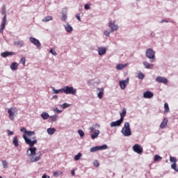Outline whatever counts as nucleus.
<instances>
[{
	"label": "nucleus",
	"instance_id": "nucleus-1",
	"mask_svg": "<svg viewBox=\"0 0 178 178\" xmlns=\"http://www.w3.org/2000/svg\"><path fill=\"white\" fill-rule=\"evenodd\" d=\"M35 134V131H27L26 134L23 135V138L25 140L26 144L29 145V147L27 150V155L28 156H31L30 161L32 163L34 162H38L41 159V156H42V152L40 151L37 154V147H34L35 144H37V139H35L33 140H31L27 138L31 137V136H34Z\"/></svg>",
	"mask_w": 178,
	"mask_h": 178
},
{
	"label": "nucleus",
	"instance_id": "nucleus-2",
	"mask_svg": "<svg viewBox=\"0 0 178 178\" xmlns=\"http://www.w3.org/2000/svg\"><path fill=\"white\" fill-rule=\"evenodd\" d=\"M121 133L124 137H130L131 136V129H130V123L125 122L122 129Z\"/></svg>",
	"mask_w": 178,
	"mask_h": 178
},
{
	"label": "nucleus",
	"instance_id": "nucleus-3",
	"mask_svg": "<svg viewBox=\"0 0 178 178\" xmlns=\"http://www.w3.org/2000/svg\"><path fill=\"white\" fill-rule=\"evenodd\" d=\"M1 15H3V17L1 21V28L0 29V33H3V30H5V26H6V6H4L1 10Z\"/></svg>",
	"mask_w": 178,
	"mask_h": 178
},
{
	"label": "nucleus",
	"instance_id": "nucleus-4",
	"mask_svg": "<svg viewBox=\"0 0 178 178\" xmlns=\"http://www.w3.org/2000/svg\"><path fill=\"white\" fill-rule=\"evenodd\" d=\"M63 91L65 94L69 95L71 94V95H76L77 92V90L73 88L72 86H64L63 88Z\"/></svg>",
	"mask_w": 178,
	"mask_h": 178
},
{
	"label": "nucleus",
	"instance_id": "nucleus-5",
	"mask_svg": "<svg viewBox=\"0 0 178 178\" xmlns=\"http://www.w3.org/2000/svg\"><path fill=\"white\" fill-rule=\"evenodd\" d=\"M146 57L150 59V62L155 61V51L152 49H148L146 51Z\"/></svg>",
	"mask_w": 178,
	"mask_h": 178
},
{
	"label": "nucleus",
	"instance_id": "nucleus-6",
	"mask_svg": "<svg viewBox=\"0 0 178 178\" xmlns=\"http://www.w3.org/2000/svg\"><path fill=\"white\" fill-rule=\"evenodd\" d=\"M115 22L111 21L108 24V27L111 29V32L113 33V31H118L119 30V26L118 24H115Z\"/></svg>",
	"mask_w": 178,
	"mask_h": 178
},
{
	"label": "nucleus",
	"instance_id": "nucleus-7",
	"mask_svg": "<svg viewBox=\"0 0 178 178\" xmlns=\"http://www.w3.org/2000/svg\"><path fill=\"white\" fill-rule=\"evenodd\" d=\"M108 145H103L102 146H96L93 147L90 149V152H97V151H99L100 149H107Z\"/></svg>",
	"mask_w": 178,
	"mask_h": 178
},
{
	"label": "nucleus",
	"instance_id": "nucleus-8",
	"mask_svg": "<svg viewBox=\"0 0 178 178\" xmlns=\"http://www.w3.org/2000/svg\"><path fill=\"white\" fill-rule=\"evenodd\" d=\"M29 40H30V42H31V44H33V45H35L37 48H41V43L40 42V40H38V39L31 37L29 38Z\"/></svg>",
	"mask_w": 178,
	"mask_h": 178
},
{
	"label": "nucleus",
	"instance_id": "nucleus-9",
	"mask_svg": "<svg viewBox=\"0 0 178 178\" xmlns=\"http://www.w3.org/2000/svg\"><path fill=\"white\" fill-rule=\"evenodd\" d=\"M129 84V78H127L125 80H122L120 81V87L121 90H125L126 89V86Z\"/></svg>",
	"mask_w": 178,
	"mask_h": 178
},
{
	"label": "nucleus",
	"instance_id": "nucleus-10",
	"mask_svg": "<svg viewBox=\"0 0 178 178\" xmlns=\"http://www.w3.org/2000/svg\"><path fill=\"white\" fill-rule=\"evenodd\" d=\"M133 149L134 152H136V154H143V147H141L138 144L134 145Z\"/></svg>",
	"mask_w": 178,
	"mask_h": 178
},
{
	"label": "nucleus",
	"instance_id": "nucleus-11",
	"mask_svg": "<svg viewBox=\"0 0 178 178\" xmlns=\"http://www.w3.org/2000/svg\"><path fill=\"white\" fill-rule=\"evenodd\" d=\"M156 81L157 83H162L163 84H168V79L163 76H157L156 78Z\"/></svg>",
	"mask_w": 178,
	"mask_h": 178
},
{
	"label": "nucleus",
	"instance_id": "nucleus-12",
	"mask_svg": "<svg viewBox=\"0 0 178 178\" xmlns=\"http://www.w3.org/2000/svg\"><path fill=\"white\" fill-rule=\"evenodd\" d=\"M13 107L8 108V113L9 115V118L10 120H15V113L13 112Z\"/></svg>",
	"mask_w": 178,
	"mask_h": 178
},
{
	"label": "nucleus",
	"instance_id": "nucleus-13",
	"mask_svg": "<svg viewBox=\"0 0 178 178\" xmlns=\"http://www.w3.org/2000/svg\"><path fill=\"white\" fill-rule=\"evenodd\" d=\"M122 123H123V121L120 119L117 121L112 122L110 124V126H111V127H116L117 126L118 127L120 126L122 124Z\"/></svg>",
	"mask_w": 178,
	"mask_h": 178
},
{
	"label": "nucleus",
	"instance_id": "nucleus-14",
	"mask_svg": "<svg viewBox=\"0 0 178 178\" xmlns=\"http://www.w3.org/2000/svg\"><path fill=\"white\" fill-rule=\"evenodd\" d=\"M13 55H16V53H15L13 51H4V52L1 53V56L3 58H6L8 56H12Z\"/></svg>",
	"mask_w": 178,
	"mask_h": 178
},
{
	"label": "nucleus",
	"instance_id": "nucleus-15",
	"mask_svg": "<svg viewBox=\"0 0 178 178\" xmlns=\"http://www.w3.org/2000/svg\"><path fill=\"white\" fill-rule=\"evenodd\" d=\"M98 54L100 55V56H102V55H105L106 54V48L102 47L98 48Z\"/></svg>",
	"mask_w": 178,
	"mask_h": 178
},
{
	"label": "nucleus",
	"instance_id": "nucleus-16",
	"mask_svg": "<svg viewBox=\"0 0 178 178\" xmlns=\"http://www.w3.org/2000/svg\"><path fill=\"white\" fill-rule=\"evenodd\" d=\"M154 97V93H152L151 91H146L143 93V97L144 98H152Z\"/></svg>",
	"mask_w": 178,
	"mask_h": 178
},
{
	"label": "nucleus",
	"instance_id": "nucleus-17",
	"mask_svg": "<svg viewBox=\"0 0 178 178\" xmlns=\"http://www.w3.org/2000/svg\"><path fill=\"white\" fill-rule=\"evenodd\" d=\"M168 126V119L164 118L160 124V129H165Z\"/></svg>",
	"mask_w": 178,
	"mask_h": 178
},
{
	"label": "nucleus",
	"instance_id": "nucleus-18",
	"mask_svg": "<svg viewBox=\"0 0 178 178\" xmlns=\"http://www.w3.org/2000/svg\"><path fill=\"white\" fill-rule=\"evenodd\" d=\"M126 113H127V111L126 108H123L122 113H120V119L122 122L124 119V117L126 116Z\"/></svg>",
	"mask_w": 178,
	"mask_h": 178
},
{
	"label": "nucleus",
	"instance_id": "nucleus-19",
	"mask_svg": "<svg viewBox=\"0 0 178 178\" xmlns=\"http://www.w3.org/2000/svg\"><path fill=\"white\" fill-rule=\"evenodd\" d=\"M99 136V130H95V131L92 132L91 134V138L92 140H95V138H97Z\"/></svg>",
	"mask_w": 178,
	"mask_h": 178
},
{
	"label": "nucleus",
	"instance_id": "nucleus-20",
	"mask_svg": "<svg viewBox=\"0 0 178 178\" xmlns=\"http://www.w3.org/2000/svg\"><path fill=\"white\" fill-rule=\"evenodd\" d=\"M98 90L99 92L97 93V97L99 98V99H102L104 97V88H99Z\"/></svg>",
	"mask_w": 178,
	"mask_h": 178
},
{
	"label": "nucleus",
	"instance_id": "nucleus-21",
	"mask_svg": "<svg viewBox=\"0 0 178 178\" xmlns=\"http://www.w3.org/2000/svg\"><path fill=\"white\" fill-rule=\"evenodd\" d=\"M14 45L15 47H19V48H22V47H23L24 45V44L23 43V41L17 40V41L14 42Z\"/></svg>",
	"mask_w": 178,
	"mask_h": 178
},
{
	"label": "nucleus",
	"instance_id": "nucleus-22",
	"mask_svg": "<svg viewBox=\"0 0 178 178\" xmlns=\"http://www.w3.org/2000/svg\"><path fill=\"white\" fill-rule=\"evenodd\" d=\"M143 65L146 69H151L152 67H154V64H150L147 61H144Z\"/></svg>",
	"mask_w": 178,
	"mask_h": 178
},
{
	"label": "nucleus",
	"instance_id": "nucleus-23",
	"mask_svg": "<svg viewBox=\"0 0 178 178\" xmlns=\"http://www.w3.org/2000/svg\"><path fill=\"white\" fill-rule=\"evenodd\" d=\"M17 67H19V64L16 62L13 63L10 65L11 70H17Z\"/></svg>",
	"mask_w": 178,
	"mask_h": 178
},
{
	"label": "nucleus",
	"instance_id": "nucleus-24",
	"mask_svg": "<svg viewBox=\"0 0 178 178\" xmlns=\"http://www.w3.org/2000/svg\"><path fill=\"white\" fill-rule=\"evenodd\" d=\"M49 118L51 123H53V122H56V120H58V115H54L49 116Z\"/></svg>",
	"mask_w": 178,
	"mask_h": 178
},
{
	"label": "nucleus",
	"instance_id": "nucleus-25",
	"mask_svg": "<svg viewBox=\"0 0 178 178\" xmlns=\"http://www.w3.org/2000/svg\"><path fill=\"white\" fill-rule=\"evenodd\" d=\"M55 131H56V129L55 128L47 129V133L48 134H49V136H52V134H54Z\"/></svg>",
	"mask_w": 178,
	"mask_h": 178
},
{
	"label": "nucleus",
	"instance_id": "nucleus-26",
	"mask_svg": "<svg viewBox=\"0 0 178 178\" xmlns=\"http://www.w3.org/2000/svg\"><path fill=\"white\" fill-rule=\"evenodd\" d=\"M13 143L15 147H19V140L17 139V136H15L13 140Z\"/></svg>",
	"mask_w": 178,
	"mask_h": 178
},
{
	"label": "nucleus",
	"instance_id": "nucleus-27",
	"mask_svg": "<svg viewBox=\"0 0 178 178\" xmlns=\"http://www.w3.org/2000/svg\"><path fill=\"white\" fill-rule=\"evenodd\" d=\"M41 117L42 119H44V120H47V119L49 118V114H48L47 112H44L41 114Z\"/></svg>",
	"mask_w": 178,
	"mask_h": 178
},
{
	"label": "nucleus",
	"instance_id": "nucleus-28",
	"mask_svg": "<svg viewBox=\"0 0 178 178\" xmlns=\"http://www.w3.org/2000/svg\"><path fill=\"white\" fill-rule=\"evenodd\" d=\"M170 109H169V104L168 103L164 104V113H169Z\"/></svg>",
	"mask_w": 178,
	"mask_h": 178
},
{
	"label": "nucleus",
	"instance_id": "nucleus-29",
	"mask_svg": "<svg viewBox=\"0 0 178 178\" xmlns=\"http://www.w3.org/2000/svg\"><path fill=\"white\" fill-rule=\"evenodd\" d=\"M65 30L66 31H67V33H70V31H73V28L72 27V26H70V24H67L65 26Z\"/></svg>",
	"mask_w": 178,
	"mask_h": 178
},
{
	"label": "nucleus",
	"instance_id": "nucleus-30",
	"mask_svg": "<svg viewBox=\"0 0 178 178\" xmlns=\"http://www.w3.org/2000/svg\"><path fill=\"white\" fill-rule=\"evenodd\" d=\"M124 67H126V65L123 64H118L116 65V69H118V70H122L124 69Z\"/></svg>",
	"mask_w": 178,
	"mask_h": 178
},
{
	"label": "nucleus",
	"instance_id": "nucleus-31",
	"mask_svg": "<svg viewBox=\"0 0 178 178\" xmlns=\"http://www.w3.org/2000/svg\"><path fill=\"white\" fill-rule=\"evenodd\" d=\"M54 94H59V92H63V88L59 90L55 89V88H52Z\"/></svg>",
	"mask_w": 178,
	"mask_h": 178
},
{
	"label": "nucleus",
	"instance_id": "nucleus-32",
	"mask_svg": "<svg viewBox=\"0 0 178 178\" xmlns=\"http://www.w3.org/2000/svg\"><path fill=\"white\" fill-rule=\"evenodd\" d=\"M52 20V17L51 16H47L44 17V19H42V22H47Z\"/></svg>",
	"mask_w": 178,
	"mask_h": 178
},
{
	"label": "nucleus",
	"instance_id": "nucleus-33",
	"mask_svg": "<svg viewBox=\"0 0 178 178\" xmlns=\"http://www.w3.org/2000/svg\"><path fill=\"white\" fill-rule=\"evenodd\" d=\"M63 172H62V171H55L53 173V175L54 176V177H58L59 176H60V175H63Z\"/></svg>",
	"mask_w": 178,
	"mask_h": 178
},
{
	"label": "nucleus",
	"instance_id": "nucleus-34",
	"mask_svg": "<svg viewBox=\"0 0 178 178\" xmlns=\"http://www.w3.org/2000/svg\"><path fill=\"white\" fill-rule=\"evenodd\" d=\"M154 161H155L156 162H159V161H162V158L161 157V156H159V155H158V154H156V155L154 156Z\"/></svg>",
	"mask_w": 178,
	"mask_h": 178
},
{
	"label": "nucleus",
	"instance_id": "nucleus-35",
	"mask_svg": "<svg viewBox=\"0 0 178 178\" xmlns=\"http://www.w3.org/2000/svg\"><path fill=\"white\" fill-rule=\"evenodd\" d=\"M2 165L4 169H8V161L6 160L2 161Z\"/></svg>",
	"mask_w": 178,
	"mask_h": 178
},
{
	"label": "nucleus",
	"instance_id": "nucleus-36",
	"mask_svg": "<svg viewBox=\"0 0 178 178\" xmlns=\"http://www.w3.org/2000/svg\"><path fill=\"white\" fill-rule=\"evenodd\" d=\"M81 153H79L78 154L75 155L74 157V161H79L80 158H81Z\"/></svg>",
	"mask_w": 178,
	"mask_h": 178
},
{
	"label": "nucleus",
	"instance_id": "nucleus-37",
	"mask_svg": "<svg viewBox=\"0 0 178 178\" xmlns=\"http://www.w3.org/2000/svg\"><path fill=\"white\" fill-rule=\"evenodd\" d=\"M170 162H173V163H177V159H176V157H172V156H170Z\"/></svg>",
	"mask_w": 178,
	"mask_h": 178
},
{
	"label": "nucleus",
	"instance_id": "nucleus-38",
	"mask_svg": "<svg viewBox=\"0 0 178 178\" xmlns=\"http://www.w3.org/2000/svg\"><path fill=\"white\" fill-rule=\"evenodd\" d=\"M69 106H70V104L67 103H64L61 105V108H63V109H66V108H69Z\"/></svg>",
	"mask_w": 178,
	"mask_h": 178
},
{
	"label": "nucleus",
	"instance_id": "nucleus-39",
	"mask_svg": "<svg viewBox=\"0 0 178 178\" xmlns=\"http://www.w3.org/2000/svg\"><path fill=\"white\" fill-rule=\"evenodd\" d=\"M19 63H22L24 66L26 65V58L22 57L20 59Z\"/></svg>",
	"mask_w": 178,
	"mask_h": 178
},
{
	"label": "nucleus",
	"instance_id": "nucleus-40",
	"mask_svg": "<svg viewBox=\"0 0 178 178\" xmlns=\"http://www.w3.org/2000/svg\"><path fill=\"white\" fill-rule=\"evenodd\" d=\"M67 19V15L66 14H63L61 17V20L63 22H66Z\"/></svg>",
	"mask_w": 178,
	"mask_h": 178
},
{
	"label": "nucleus",
	"instance_id": "nucleus-41",
	"mask_svg": "<svg viewBox=\"0 0 178 178\" xmlns=\"http://www.w3.org/2000/svg\"><path fill=\"white\" fill-rule=\"evenodd\" d=\"M144 77H145V75H144V74H143V72L139 73L138 75V79H140V80H143V79H144Z\"/></svg>",
	"mask_w": 178,
	"mask_h": 178
},
{
	"label": "nucleus",
	"instance_id": "nucleus-42",
	"mask_svg": "<svg viewBox=\"0 0 178 178\" xmlns=\"http://www.w3.org/2000/svg\"><path fill=\"white\" fill-rule=\"evenodd\" d=\"M171 168L172 169H174V170H175L176 172H178V169L176 166V163H174L173 164H172Z\"/></svg>",
	"mask_w": 178,
	"mask_h": 178
},
{
	"label": "nucleus",
	"instance_id": "nucleus-43",
	"mask_svg": "<svg viewBox=\"0 0 178 178\" xmlns=\"http://www.w3.org/2000/svg\"><path fill=\"white\" fill-rule=\"evenodd\" d=\"M78 133L80 137H84V131H83V130L81 129L78 130Z\"/></svg>",
	"mask_w": 178,
	"mask_h": 178
},
{
	"label": "nucleus",
	"instance_id": "nucleus-44",
	"mask_svg": "<svg viewBox=\"0 0 178 178\" xmlns=\"http://www.w3.org/2000/svg\"><path fill=\"white\" fill-rule=\"evenodd\" d=\"M54 112H55L56 113H62V111L59 110V108H54Z\"/></svg>",
	"mask_w": 178,
	"mask_h": 178
},
{
	"label": "nucleus",
	"instance_id": "nucleus-45",
	"mask_svg": "<svg viewBox=\"0 0 178 178\" xmlns=\"http://www.w3.org/2000/svg\"><path fill=\"white\" fill-rule=\"evenodd\" d=\"M20 131H22V133H24L25 134H26L28 131L26 128L23 127L20 129Z\"/></svg>",
	"mask_w": 178,
	"mask_h": 178
},
{
	"label": "nucleus",
	"instance_id": "nucleus-46",
	"mask_svg": "<svg viewBox=\"0 0 178 178\" xmlns=\"http://www.w3.org/2000/svg\"><path fill=\"white\" fill-rule=\"evenodd\" d=\"M94 165L95 166V168H98V166H99V162H98V161H94Z\"/></svg>",
	"mask_w": 178,
	"mask_h": 178
},
{
	"label": "nucleus",
	"instance_id": "nucleus-47",
	"mask_svg": "<svg viewBox=\"0 0 178 178\" xmlns=\"http://www.w3.org/2000/svg\"><path fill=\"white\" fill-rule=\"evenodd\" d=\"M104 35H106V37H109V35H111V32L108 31H105L104 32Z\"/></svg>",
	"mask_w": 178,
	"mask_h": 178
},
{
	"label": "nucleus",
	"instance_id": "nucleus-48",
	"mask_svg": "<svg viewBox=\"0 0 178 178\" xmlns=\"http://www.w3.org/2000/svg\"><path fill=\"white\" fill-rule=\"evenodd\" d=\"M49 52L50 54H52V55H56V51H55L52 49H50Z\"/></svg>",
	"mask_w": 178,
	"mask_h": 178
},
{
	"label": "nucleus",
	"instance_id": "nucleus-49",
	"mask_svg": "<svg viewBox=\"0 0 178 178\" xmlns=\"http://www.w3.org/2000/svg\"><path fill=\"white\" fill-rule=\"evenodd\" d=\"M8 136H13L15 132L11 131L10 130H8Z\"/></svg>",
	"mask_w": 178,
	"mask_h": 178
},
{
	"label": "nucleus",
	"instance_id": "nucleus-50",
	"mask_svg": "<svg viewBox=\"0 0 178 178\" xmlns=\"http://www.w3.org/2000/svg\"><path fill=\"white\" fill-rule=\"evenodd\" d=\"M76 17L77 20H79V22L81 21V19L80 18V14H76Z\"/></svg>",
	"mask_w": 178,
	"mask_h": 178
},
{
	"label": "nucleus",
	"instance_id": "nucleus-51",
	"mask_svg": "<svg viewBox=\"0 0 178 178\" xmlns=\"http://www.w3.org/2000/svg\"><path fill=\"white\" fill-rule=\"evenodd\" d=\"M85 9H86V10H88V9H90V5L86 4L85 5Z\"/></svg>",
	"mask_w": 178,
	"mask_h": 178
},
{
	"label": "nucleus",
	"instance_id": "nucleus-52",
	"mask_svg": "<svg viewBox=\"0 0 178 178\" xmlns=\"http://www.w3.org/2000/svg\"><path fill=\"white\" fill-rule=\"evenodd\" d=\"M71 175H72V176H74V175H75L74 170H72L71 171Z\"/></svg>",
	"mask_w": 178,
	"mask_h": 178
},
{
	"label": "nucleus",
	"instance_id": "nucleus-53",
	"mask_svg": "<svg viewBox=\"0 0 178 178\" xmlns=\"http://www.w3.org/2000/svg\"><path fill=\"white\" fill-rule=\"evenodd\" d=\"M42 178H47V175L44 174L42 177Z\"/></svg>",
	"mask_w": 178,
	"mask_h": 178
},
{
	"label": "nucleus",
	"instance_id": "nucleus-54",
	"mask_svg": "<svg viewBox=\"0 0 178 178\" xmlns=\"http://www.w3.org/2000/svg\"><path fill=\"white\" fill-rule=\"evenodd\" d=\"M165 22V23H168V21L167 20H163V21H161V23H163V22Z\"/></svg>",
	"mask_w": 178,
	"mask_h": 178
},
{
	"label": "nucleus",
	"instance_id": "nucleus-55",
	"mask_svg": "<svg viewBox=\"0 0 178 178\" xmlns=\"http://www.w3.org/2000/svg\"><path fill=\"white\" fill-rule=\"evenodd\" d=\"M53 98H58V95H54Z\"/></svg>",
	"mask_w": 178,
	"mask_h": 178
},
{
	"label": "nucleus",
	"instance_id": "nucleus-56",
	"mask_svg": "<svg viewBox=\"0 0 178 178\" xmlns=\"http://www.w3.org/2000/svg\"><path fill=\"white\" fill-rule=\"evenodd\" d=\"M90 130H91L92 131H93L94 127H91V128H90Z\"/></svg>",
	"mask_w": 178,
	"mask_h": 178
},
{
	"label": "nucleus",
	"instance_id": "nucleus-57",
	"mask_svg": "<svg viewBox=\"0 0 178 178\" xmlns=\"http://www.w3.org/2000/svg\"><path fill=\"white\" fill-rule=\"evenodd\" d=\"M15 109H16V108H14L13 110L15 111Z\"/></svg>",
	"mask_w": 178,
	"mask_h": 178
},
{
	"label": "nucleus",
	"instance_id": "nucleus-58",
	"mask_svg": "<svg viewBox=\"0 0 178 178\" xmlns=\"http://www.w3.org/2000/svg\"><path fill=\"white\" fill-rule=\"evenodd\" d=\"M0 178H2V177H0Z\"/></svg>",
	"mask_w": 178,
	"mask_h": 178
}]
</instances>
